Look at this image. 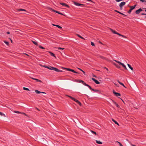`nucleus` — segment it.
Masks as SVG:
<instances>
[{
  "label": "nucleus",
  "instance_id": "1",
  "mask_svg": "<svg viewBox=\"0 0 146 146\" xmlns=\"http://www.w3.org/2000/svg\"><path fill=\"white\" fill-rule=\"evenodd\" d=\"M63 69L66 70H68V71H70L72 72H74V73H77V74L79 73L78 72L75 71L74 70L72 69H70L69 68H63Z\"/></svg>",
  "mask_w": 146,
  "mask_h": 146
},
{
  "label": "nucleus",
  "instance_id": "2",
  "mask_svg": "<svg viewBox=\"0 0 146 146\" xmlns=\"http://www.w3.org/2000/svg\"><path fill=\"white\" fill-rule=\"evenodd\" d=\"M73 2L74 4L76 6H80L82 7H83L84 6V5L83 4L78 3L77 2L74 1H73Z\"/></svg>",
  "mask_w": 146,
  "mask_h": 146
},
{
  "label": "nucleus",
  "instance_id": "3",
  "mask_svg": "<svg viewBox=\"0 0 146 146\" xmlns=\"http://www.w3.org/2000/svg\"><path fill=\"white\" fill-rule=\"evenodd\" d=\"M136 5H135L134 6H130V9L127 12V13L129 14L131 12V11L135 8V7Z\"/></svg>",
  "mask_w": 146,
  "mask_h": 146
},
{
  "label": "nucleus",
  "instance_id": "4",
  "mask_svg": "<svg viewBox=\"0 0 146 146\" xmlns=\"http://www.w3.org/2000/svg\"><path fill=\"white\" fill-rule=\"evenodd\" d=\"M113 92L115 96L118 97V98H119V97H118V96H121V94L120 93L117 92H116L114 90H113Z\"/></svg>",
  "mask_w": 146,
  "mask_h": 146
},
{
  "label": "nucleus",
  "instance_id": "5",
  "mask_svg": "<svg viewBox=\"0 0 146 146\" xmlns=\"http://www.w3.org/2000/svg\"><path fill=\"white\" fill-rule=\"evenodd\" d=\"M125 4V2H121L119 4V6L120 7V8L121 9H122V7Z\"/></svg>",
  "mask_w": 146,
  "mask_h": 146
},
{
  "label": "nucleus",
  "instance_id": "6",
  "mask_svg": "<svg viewBox=\"0 0 146 146\" xmlns=\"http://www.w3.org/2000/svg\"><path fill=\"white\" fill-rule=\"evenodd\" d=\"M142 9L141 8H139V9H138L136 11H135V13L136 14H139L140 13V12L141 11H142Z\"/></svg>",
  "mask_w": 146,
  "mask_h": 146
},
{
  "label": "nucleus",
  "instance_id": "7",
  "mask_svg": "<svg viewBox=\"0 0 146 146\" xmlns=\"http://www.w3.org/2000/svg\"><path fill=\"white\" fill-rule=\"evenodd\" d=\"M92 80L94 81L95 83L97 84H99L100 83V82L97 80H96L95 78H92Z\"/></svg>",
  "mask_w": 146,
  "mask_h": 146
},
{
  "label": "nucleus",
  "instance_id": "8",
  "mask_svg": "<svg viewBox=\"0 0 146 146\" xmlns=\"http://www.w3.org/2000/svg\"><path fill=\"white\" fill-rule=\"evenodd\" d=\"M74 101L75 102H76L78 104L80 105V106H81L82 104H81V103L80 102H79V101H78V100H77V99H75V100H74Z\"/></svg>",
  "mask_w": 146,
  "mask_h": 146
},
{
  "label": "nucleus",
  "instance_id": "9",
  "mask_svg": "<svg viewBox=\"0 0 146 146\" xmlns=\"http://www.w3.org/2000/svg\"><path fill=\"white\" fill-rule=\"evenodd\" d=\"M112 102H113L115 104V105H116V106L118 108H120V106H119L115 102L114 100H111Z\"/></svg>",
  "mask_w": 146,
  "mask_h": 146
},
{
  "label": "nucleus",
  "instance_id": "10",
  "mask_svg": "<svg viewBox=\"0 0 146 146\" xmlns=\"http://www.w3.org/2000/svg\"><path fill=\"white\" fill-rule=\"evenodd\" d=\"M92 90L93 91L96 92H97L98 93H100V91L98 90L94 89H92Z\"/></svg>",
  "mask_w": 146,
  "mask_h": 146
},
{
  "label": "nucleus",
  "instance_id": "11",
  "mask_svg": "<svg viewBox=\"0 0 146 146\" xmlns=\"http://www.w3.org/2000/svg\"><path fill=\"white\" fill-rule=\"evenodd\" d=\"M110 30L113 33L116 34L117 32H116L115 31L111 28L110 29Z\"/></svg>",
  "mask_w": 146,
  "mask_h": 146
},
{
  "label": "nucleus",
  "instance_id": "12",
  "mask_svg": "<svg viewBox=\"0 0 146 146\" xmlns=\"http://www.w3.org/2000/svg\"><path fill=\"white\" fill-rule=\"evenodd\" d=\"M115 12H117V13H119L120 14H121V15H124V16H126V15H125L124 14H123V13H121V12H119V11H117V10H115Z\"/></svg>",
  "mask_w": 146,
  "mask_h": 146
},
{
  "label": "nucleus",
  "instance_id": "13",
  "mask_svg": "<svg viewBox=\"0 0 146 146\" xmlns=\"http://www.w3.org/2000/svg\"><path fill=\"white\" fill-rule=\"evenodd\" d=\"M50 10L51 11H53V12H55V13H58V11H56L54 9H52V8H50Z\"/></svg>",
  "mask_w": 146,
  "mask_h": 146
},
{
  "label": "nucleus",
  "instance_id": "14",
  "mask_svg": "<svg viewBox=\"0 0 146 146\" xmlns=\"http://www.w3.org/2000/svg\"><path fill=\"white\" fill-rule=\"evenodd\" d=\"M112 121L114 122V123L116 124H117V125H119V123H118L117 121H115V120H114L113 119H112Z\"/></svg>",
  "mask_w": 146,
  "mask_h": 146
},
{
  "label": "nucleus",
  "instance_id": "15",
  "mask_svg": "<svg viewBox=\"0 0 146 146\" xmlns=\"http://www.w3.org/2000/svg\"><path fill=\"white\" fill-rule=\"evenodd\" d=\"M49 53H50V54L51 55V56H54L56 58V56H55L54 54L53 53L50 52H49Z\"/></svg>",
  "mask_w": 146,
  "mask_h": 146
},
{
  "label": "nucleus",
  "instance_id": "16",
  "mask_svg": "<svg viewBox=\"0 0 146 146\" xmlns=\"http://www.w3.org/2000/svg\"><path fill=\"white\" fill-rule=\"evenodd\" d=\"M96 142L99 144H101L102 143V142L100 141L96 140Z\"/></svg>",
  "mask_w": 146,
  "mask_h": 146
},
{
  "label": "nucleus",
  "instance_id": "17",
  "mask_svg": "<svg viewBox=\"0 0 146 146\" xmlns=\"http://www.w3.org/2000/svg\"><path fill=\"white\" fill-rule=\"evenodd\" d=\"M127 65L129 67L131 70L133 71V68L131 67V66L129 64H127Z\"/></svg>",
  "mask_w": 146,
  "mask_h": 146
},
{
  "label": "nucleus",
  "instance_id": "18",
  "mask_svg": "<svg viewBox=\"0 0 146 146\" xmlns=\"http://www.w3.org/2000/svg\"><path fill=\"white\" fill-rule=\"evenodd\" d=\"M117 110L119 112H122L123 111H122L123 110L122 109L119 108V109H118Z\"/></svg>",
  "mask_w": 146,
  "mask_h": 146
},
{
  "label": "nucleus",
  "instance_id": "19",
  "mask_svg": "<svg viewBox=\"0 0 146 146\" xmlns=\"http://www.w3.org/2000/svg\"><path fill=\"white\" fill-rule=\"evenodd\" d=\"M82 80H75V81L77 82H79V83H81V81H82Z\"/></svg>",
  "mask_w": 146,
  "mask_h": 146
},
{
  "label": "nucleus",
  "instance_id": "20",
  "mask_svg": "<svg viewBox=\"0 0 146 146\" xmlns=\"http://www.w3.org/2000/svg\"><path fill=\"white\" fill-rule=\"evenodd\" d=\"M99 57L100 58L104 60V59H106V58L105 57L103 56H102L100 55L99 56Z\"/></svg>",
  "mask_w": 146,
  "mask_h": 146
},
{
  "label": "nucleus",
  "instance_id": "21",
  "mask_svg": "<svg viewBox=\"0 0 146 146\" xmlns=\"http://www.w3.org/2000/svg\"><path fill=\"white\" fill-rule=\"evenodd\" d=\"M67 96H68V97H69L72 100H75V99L74 98L72 97L71 96H68V95H66Z\"/></svg>",
  "mask_w": 146,
  "mask_h": 146
},
{
  "label": "nucleus",
  "instance_id": "22",
  "mask_svg": "<svg viewBox=\"0 0 146 146\" xmlns=\"http://www.w3.org/2000/svg\"><path fill=\"white\" fill-rule=\"evenodd\" d=\"M35 92L37 94H39L40 93H41V92L37 90H35Z\"/></svg>",
  "mask_w": 146,
  "mask_h": 146
},
{
  "label": "nucleus",
  "instance_id": "23",
  "mask_svg": "<svg viewBox=\"0 0 146 146\" xmlns=\"http://www.w3.org/2000/svg\"><path fill=\"white\" fill-rule=\"evenodd\" d=\"M52 69H53V70H54L56 72H58V69L54 67V68H52Z\"/></svg>",
  "mask_w": 146,
  "mask_h": 146
},
{
  "label": "nucleus",
  "instance_id": "24",
  "mask_svg": "<svg viewBox=\"0 0 146 146\" xmlns=\"http://www.w3.org/2000/svg\"><path fill=\"white\" fill-rule=\"evenodd\" d=\"M4 43L7 46H9V43L8 42L6 41H5V40H4Z\"/></svg>",
  "mask_w": 146,
  "mask_h": 146
},
{
  "label": "nucleus",
  "instance_id": "25",
  "mask_svg": "<svg viewBox=\"0 0 146 146\" xmlns=\"http://www.w3.org/2000/svg\"><path fill=\"white\" fill-rule=\"evenodd\" d=\"M18 11H26L25 9H18Z\"/></svg>",
  "mask_w": 146,
  "mask_h": 146
},
{
  "label": "nucleus",
  "instance_id": "26",
  "mask_svg": "<svg viewBox=\"0 0 146 146\" xmlns=\"http://www.w3.org/2000/svg\"><path fill=\"white\" fill-rule=\"evenodd\" d=\"M60 4L63 6H64L66 7V4L65 3H60Z\"/></svg>",
  "mask_w": 146,
  "mask_h": 146
},
{
  "label": "nucleus",
  "instance_id": "27",
  "mask_svg": "<svg viewBox=\"0 0 146 146\" xmlns=\"http://www.w3.org/2000/svg\"><path fill=\"white\" fill-rule=\"evenodd\" d=\"M76 35L79 37L80 38H82V39H84V38L82 37V36H81L80 35H78V34H77Z\"/></svg>",
  "mask_w": 146,
  "mask_h": 146
},
{
  "label": "nucleus",
  "instance_id": "28",
  "mask_svg": "<svg viewBox=\"0 0 146 146\" xmlns=\"http://www.w3.org/2000/svg\"><path fill=\"white\" fill-rule=\"evenodd\" d=\"M55 26L57 27L59 29H61L62 28V27H61L58 25H56Z\"/></svg>",
  "mask_w": 146,
  "mask_h": 146
},
{
  "label": "nucleus",
  "instance_id": "29",
  "mask_svg": "<svg viewBox=\"0 0 146 146\" xmlns=\"http://www.w3.org/2000/svg\"><path fill=\"white\" fill-rule=\"evenodd\" d=\"M32 42L33 43V44H35L37 46L38 45V44L37 43V42H36L35 41H32Z\"/></svg>",
  "mask_w": 146,
  "mask_h": 146
},
{
  "label": "nucleus",
  "instance_id": "30",
  "mask_svg": "<svg viewBox=\"0 0 146 146\" xmlns=\"http://www.w3.org/2000/svg\"><path fill=\"white\" fill-rule=\"evenodd\" d=\"M35 80H36L37 82H42V81L41 80H38L37 79H36H36H35Z\"/></svg>",
  "mask_w": 146,
  "mask_h": 146
},
{
  "label": "nucleus",
  "instance_id": "31",
  "mask_svg": "<svg viewBox=\"0 0 146 146\" xmlns=\"http://www.w3.org/2000/svg\"><path fill=\"white\" fill-rule=\"evenodd\" d=\"M90 131H91V132L93 134H95L96 135H97V134H96V132L94 131H93L92 130H90Z\"/></svg>",
  "mask_w": 146,
  "mask_h": 146
},
{
  "label": "nucleus",
  "instance_id": "32",
  "mask_svg": "<svg viewBox=\"0 0 146 146\" xmlns=\"http://www.w3.org/2000/svg\"><path fill=\"white\" fill-rule=\"evenodd\" d=\"M78 69H79L80 70H81V71H82L83 73H84V74L85 75V72L83 71V70H82V69L80 68H78Z\"/></svg>",
  "mask_w": 146,
  "mask_h": 146
},
{
  "label": "nucleus",
  "instance_id": "33",
  "mask_svg": "<svg viewBox=\"0 0 146 146\" xmlns=\"http://www.w3.org/2000/svg\"><path fill=\"white\" fill-rule=\"evenodd\" d=\"M115 65L118 68H120V66H119L117 64H115Z\"/></svg>",
  "mask_w": 146,
  "mask_h": 146
},
{
  "label": "nucleus",
  "instance_id": "34",
  "mask_svg": "<svg viewBox=\"0 0 146 146\" xmlns=\"http://www.w3.org/2000/svg\"><path fill=\"white\" fill-rule=\"evenodd\" d=\"M23 89L24 90H27V91H29V88H26L25 87H23Z\"/></svg>",
  "mask_w": 146,
  "mask_h": 146
},
{
  "label": "nucleus",
  "instance_id": "35",
  "mask_svg": "<svg viewBox=\"0 0 146 146\" xmlns=\"http://www.w3.org/2000/svg\"><path fill=\"white\" fill-rule=\"evenodd\" d=\"M14 112L17 113H21V112H19V111H14Z\"/></svg>",
  "mask_w": 146,
  "mask_h": 146
},
{
  "label": "nucleus",
  "instance_id": "36",
  "mask_svg": "<svg viewBox=\"0 0 146 146\" xmlns=\"http://www.w3.org/2000/svg\"><path fill=\"white\" fill-rule=\"evenodd\" d=\"M39 47L41 49H45V48L44 47L42 46L41 45H39Z\"/></svg>",
  "mask_w": 146,
  "mask_h": 146
},
{
  "label": "nucleus",
  "instance_id": "37",
  "mask_svg": "<svg viewBox=\"0 0 146 146\" xmlns=\"http://www.w3.org/2000/svg\"><path fill=\"white\" fill-rule=\"evenodd\" d=\"M117 82L121 85L123 86V84L121 82H120L118 80H117Z\"/></svg>",
  "mask_w": 146,
  "mask_h": 146
},
{
  "label": "nucleus",
  "instance_id": "38",
  "mask_svg": "<svg viewBox=\"0 0 146 146\" xmlns=\"http://www.w3.org/2000/svg\"><path fill=\"white\" fill-rule=\"evenodd\" d=\"M45 68H48V69H50V67L44 65L43 66Z\"/></svg>",
  "mask_w": 146,
  "mask_h": 146
},
{
  "label": "nucleus",
  "instance_id": "39",
  "mask_svg": "<svg viewBox=\"0 0 146 146\" xmlns=\"http://www.w3.org/2000/svg\"><path fill=\"white\" fill-rule=\"evenodd\" d=\"M116 142L118 143L119 145L120 146H123V145H122V144H121V143L118 141H116Z\"/></svg>",
  "mask_w": 146,
  "mask_h": 146
},
{
  "label": "nucleus",
  "instance_id": "40",
  "mask_svg": "<svg viewBox=\"0 0 146 146\" xmlns=\"http://www.w3.org/2000/svg\"><path fill=\"white\" fill-rule=\"evenodd\" d=\"M87 86H88V87L89 88H90V89L92 90V88H91V87L90 86H89V85H88V84Z\"/></svg>",
  "mask_w": 146,
  "mask_h": 146
},
{
  "label": "nucleus",
  "instance_id": "41",
  "mask_svg": "<svg viewBox=\"0 0 146 146\" xmlns=\"http://www.w3.org/2000/svg\"><path fill=\"white\" fill-rule=\"evenodd\" d=\"M115 61L117 63H118L120 65V63H121V62H120L119 61H117V60H115Z\"/></svg>",
  "mask_w": 146,
  "mask_h": 146
},
{
  "label": "nucleus",
  "instance_id": "42",
  "mask_svg": "<svg viewBox=\"0 0 146 146\" xmlns=\"http://www.w3.org/2000/svg\"><path fill=\"white\" fill-rule=\"evenodd\" d=\"M58 13V14H60L61 15L64 16V15L63 14H62V13L59 12V11H58V13Z\"/></svg>",
  "mask_w": 146,
  "mask_h": 146
},
{
  "label": "nucleus",
  "instance_id": "43",
  "mask_svg": "<svg viewBox=\"0 0 146 146\" xmlns=\"http://www.w3.org/2000/svg\"><path fill=\"white\" fill-rule=\"evenodd\" d=\"M49 67H50V69H49L52 70H53L52 68H54V67H51V66H50Z\"/></svg>",
  "mask_w": 146,
  "mask_h": 146
},
{
  "label": "nucleus",
  "instance_id": "44",
  "mask_svg": "<svg viewBox=\"0 0 146 146\" xmlns=\"http://www.w3.org/2000/svg\"><path fill=\"white\" fill-rule=\"evenodd\" d=\"M91 45L93 46H95L93 42H91Z\"/></svg>",
  "mask_w": 146,
  "mask_h": 146
},
{
  "label": "nucleus",
  "instance_id": "45",
  "mask_svg": "<svg viewBox=\"0 0 146 146\" xmlns=\"http://www.w3.org/2000/svg\"><path fill=\"white\" fill-rule=\"evenodd\" d=\"M58 50H60V49L63 50L64 49V48H61V47H58Z\"/></svg>",
  "mask_w": 146,
  "mask_h": 146
},
{
  "label": "nucleus",
  "instance_id": "46",
  "mask_svg": "<svg viewBox=\"0 0 146 146\" xmlns=\"http://www.w3.org/2000/svg\"><path fill=\"white\" fill-rule=\"evenodd\" d=\"M120 65H121L123 67L124 66H125V65L123 63L121 62L120 64Z\"/></svg>",
  "mask_w": 146,
  "mask_h": 146
},
{
  "label": "nucleus",
  "instance_id": "47",
  "mask_svg": "<svg viewBox=\"0 0 146 146\" xmlns=\"http://www.w3.org/2000/svg\"><path fill=\"white\" fill-rule=\"evenodd\" d=\"M83 85H84L86 86H87V85L88 84H87L86 83H85V82H84V83H83Z\"/></svg>",
  "mask_w": 146,
  "mask_h": 146
},
{
  "label": "nucleus",
  "instance_id": "48",
  "mask_svg": "<svg viewBox=\"0 0 146 146\" xmlns=\"http://www.w3.org/2000/svg\"><path fill=\"white\" fill-rule=\"evenodd\" d=\"M116 34L118 35H119V36H121V34L118 33H117Z\"/></svg>",
  "mask_w": 146,
  "mask_h": 146
},
{
  "label": "nucleus",
  "instance_id": "49",
  "mask_svg": "<svg viewBox=\"0 0 146 146\" xmlns=\"http://www.w3.org/2000/svg\"><path fill=\"white\" fill-rule=\"evenodd\" d=\"M58 72H62V70H59L58 69Z\"/></svg>",
  "mask_w": 146,
  "mask_h": 146
},
{
  "label": "nucleus",
  "instance_id": "50",
  "mask_svg": "<svg viewBox=\"0 0 146 146\" xmlns=\"http://www.w3.org/2000/svg\"><path fill=\"white\" fill-rule=\"evenodd\" d=\"M21 114H24V115H26L27 116V115H26V113H23V112H21Z\"/></svg>",
  "mask_w": 146,
  "mask_h": 146
},
{
  "label": "nucleus",
  "instance_id": "51",
  "mask_svg": "<svg viewBox=\"0 0 146 146\" xmlns=\"http://www.w3.org/2000/svg\"><path fill=\"white\" fill-rule=\"evenodd\" d=\"M121 36H122V37L125 38H126V37L124 35H121Z\"/></svg>",
  "mask_w": 146,
  "mask_h": 146
},
{
  "label": "nucleus",
  "instance_id": "52",
  "mask_svg": "<svg viewBox=\"0 0 146 146\" xmlns=\"http://www.w3.org/2000/svg\"><path fill=\"white\" fill-rule=\"evenodd\" d=\"M115 0L117 2H119L120 1H122V0Z\"/></svg>",
  "mask_w": 146,
  "mask_h": 146
},
{
  "label": "nucleus",
  "instance_id": "53",
  "mask_svg": "<svg viewBox=\"0 0 146 146\" xmlns=\"http://www.w3.org/2000/svg\"><path fill=\"white\" fill-rule=\"evenodd\" d=\"M66 7H67L68 8H69L70 7V6L67 4H66Z\"/></svg>",
  "mask_w": 146,
  "mask_h": 146
},
{
  "label": "nucleus",
  "instance_id": "54",
  "mask_svg": "<svg viewBox=\"0 0 146 146\" xmlns=\"http://www.w3.org/2000/svg\"><path fill=\"white\" fill-rule=\"evenodd\" d=\"M66 7H67L68 8H69L70 7V6L67 4H66Z\"/></svg>",
  "mask_w": 146,
  "mask_h": 146
},
{
  "label": "nucleus",
  "instance_id": "55",
  "mask_svg": "<svg viewBox=\"0 0 146 146\" xmlns=\"http://www.w3.org/2000/svg\"><path fill=\"white\" fill-rule=\"evenodd\" d=\"M123 68H125V70H127V68H126L125 66H125H124L123 67Z\"/></svg>",
  "mask_w": 146,
  "mask_h": 146
},
{
  "label": "nucleus",
  "instance_id": "56",
  "mask_svg": "<svg viewBox=\"0 0 146 146\" xmlns=\"http://www.w3.org/2000/svg\"><path fill=\"white\" fill-rule=\"evenodd\" d=\"M1 116H4V117H6L5 115L3 113H2V115H1Z\"/></svg>",
  "mask_w": 146,
  "mask_h": 146
},
{
  "label": "nucleus",
  "instance_id": "57",
  "mask_svg": "<svg viewBox=\"0 0 146 146\" xmlns=\"http://www.w3.org/2000/svg\"><path fill=\"white\" fill-rule=\"evenodd\" d=\"M142 2H143L145 1V0H140Z\"/></svg>",
  "mask_w": 146,
  "mask_h": 146
},
{
  "label": "nucleus",
  "instance_id": "58",
  "mask_svg": "<svg viewBox=\"0 0 146 146\" xmlns=\"http://www.w3.org/2000/svg\"><path fill=\"white\" fill-rule=\"evenodd\" d=\"M146 13H141V15H145Z\"/></svg>",
  "mask_w": 146,
  "mask_h": 146
},
{
  "label": "nucleus",
  "instance_id": "59",
  "mask_svg": "<svg viewBox=\"0 0 146 146\" xmlns=\"http://www.w3.org/2000/svg\"><path fill=\"white\" fill-rule=\"evenodd\" d=\"M84 81H83V80H82V81H81V83H82L83 84V83H84Z\"/></svg>",
  "mask_w": 146,
  "mask_h": 146
},
{
  "label": "nucleus",
  "instance_id": "60",
  "mask_svg": "<svg viewBox=\"0 0 146 146\" xmlns=\"http://www.w3.org/2000/svg\"><path fill=\"white\" fill-rule=\"evenodd\" d=\"M7 34H9L10 33L9 32H7Z\"/></svg>",
  "mask_w": 146,
  "mask_h": 146
},
{
  "label": "nucleus",
  "instance_id": "61",
  "mask_svg": "<svg viewBox=\"0 0 146 146\" xmlns=\"http://www.w3.org/2000/svg\"><path fill=\"white\" fill-rule=\"evenodd\" d=\"M3 113L0 112V115H2Z\"/></svg>",
  "mask_w": 146,
  "mask_h": 146
},
{
  "label": "nucleus",
  "instance_id": "62",
  "mask_svg": "<svg viewBox=\"0 0 146 146\" xmlns=\"http://www.w3.org/2000/svg\"><path fill=\"white\" fill-rule=\"evenodd\" d=\"M32 79L35 80L36 79V78H31Z\"/></svg>",
  "mask_w": 146,
  "mask_h": 146
},
{
  "label": "nucleus",
  "instance_id": "63",
  "mask_svg": "<svg viewBox=\"0 0 146 146\" xmlns=\"http://www.w3.org/2000/svg\"><path fill=\"white\" fill-rule=\"evenodd\" d=\"M120 98L121 99V100L123 101V102L124 103H124V101L123 100H122V99H121V98Z\"/></svg>",
  "mask_w": 146,
  "mask_h": 146
},
{
  "label": "nucleus",
  "instance_id": "64",
  "mask_svg": "<svg viewBox=\"0 0 146 146\" xmlns=\"http://www.w3.org/2000/svg\"><path fill=\"white\" fill-rule=\"evenodd\" d=\"M41 93L46 94V93L44 92H41Z\"/></svg>",
  "mask_w": 146,
  "mask_h": 146
}]
</instances>
